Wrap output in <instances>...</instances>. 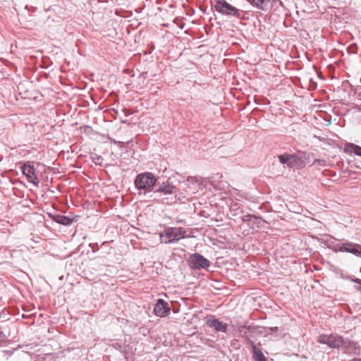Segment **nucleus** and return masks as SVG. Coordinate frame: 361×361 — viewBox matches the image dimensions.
<instances>
[{"instance_id": "f257e3e1", "label": "nucleus", "mask_w": 361, "mask_h": 361, "mask_svg": "<svg viewBox=\"0 0 361 361\" xmlns=\"http://www.w3.org/2000/svg\"><path fill=\"white\" fill-rule=\"evenodd\" d=\"M157 183V178L152 172H143L137 174L134 179L135 188L140 195H146L153 192Z\"/></svg>"}, {"instance_id": "f03ea898", "label": "nucleus", "mask_w": 361, "mask_h": 361, "mask_svg": "<svg viewBox=\"0 0 361 361\" xmlns=\"http://www.w3.org/2000/svg\"><path fill=\"white\" fill-rule=\"evenodd\" d=\"M159 235L161 243H173L185 238V231L181 227H168Z\"/></svg>"}, {"instance_id": "7ed1b4c3", "label": "nucleus", "mask_w": 361, "mask_h": 361, "mask_svg": "<svg viewBox=\"0 0 361 361\" xmlns=\"http://www.w3.org/2000/svg\"><path fill=\"white\" fill-rule=\"evenodd\" d=\"M157 184L153 190V193L157 197L164 199V197L174 194L176 192L177 188L169 179L161 182L157 178Z\"/></svg>"}, {"instance_id": "20e7f679", "label": "nucleus", "mask_w": 361, "mask_h": 361, "mask_svg": "<svg viewBox=\"0 0 361 361\" xmlns=\"http://www.w3.org/2000/svg\"><path fill=\"white\" fill-rule=\"evenodd\" d=\"M215 1L214 8L218 13L224 16L240 18V11L236 7L232 6L226 0H215Z\"/></svg>"}, {"instance_id": "39448f33", "label": "nucleus", "mask_w": 361, "mask_h": 361, "mask_svg": "<svg viewBox=\"0 0 361 361\" xmlns=\"http://www.w3.org/2000/svg\"><path fill=\"white\" fill-rule=\"evenodd\" d=\"M189 265L192 269H201L209 267L211 262L200 253H195L189 257Z\"/></svg>"}, {"instance_id": "423d86ee", "label": "nucleus", "mask_w": 361, "mask_h": 361, "mask_svg": "<svg viewBox=\"0 0 361 361\" xmlns=\"http://www.w3.org/2000/svg\"><path fill=\"white\" fill-rule=\"evenodd\" d=\"M340 348H341L343 353L350 355H361V347L356 341L343 337L342 345Z\"/></svg>"}, {"instance_id": "0eeeda50", "label": "nucleus", "mask_w": 361, "mask_h": 361, "mask_svg": "<svg viewBox=\"0 0 361 361\" xmlns=\"http://www.w3.org/2000/svg\"><path fill=\"white\" fill-rule=\"evenodd\" d=\"M342 341L343 337L338 334L321 335L318 338L319 343L326 344L331 348H339Z\"/></svg>"}, {"instance_id": "6e6552de", "label": "nucleus", "mask_w": 361, "mask_h": 361, "mask_svg": "<svg viewBox=\"0 0 361 361\" xmlns=\"http://www.w3.org/2000/svg\"><path fill=\"white\" fill-rule=\"evenodd\" d=\"M205 322L208 326L214 329L216 331L227 333L228 324L220 321L212 314L207 315L205 317Z\"/></svg>"}, {"instance_id": "1a4fd4ad", "label": "nucleus", "mask_w": 361, "mask_h": 361, "mask_svg": "<svg viewBox=\"0 0 361 361\" xmlns=\"http://www.w3.org/2000/svg\"><path fill=\"white\" fill-rule=\"evenodd\" d=\"M21 170L23 175L26 176L28 182L32 183L35 186H38L39 180L37 176L36 175L35 168L33 165L30 164H24L21 166Z\"/></svg>"}, {"instance_id": "9d476101", "label": "nucleus", "mask_w": 361, "mask_h": 361, "mask_svg": "<svg viewBox=\"0 0 361 361\" xmlns=\"http://www.w3.org/2000/svg\"><path fill=\"white\" fill-rule=\"evenodd\" d=\"M171 307L164 299H158L154 307V313L156 316L164 317L169 314Z\"/></svg>"}, {"instance_id": "9b49d317", "label": "nucleus", "mask_w": 361, "mask_h": 361, "mask_svg": "<svg viewBox=\"0 0 361 361\" xmlns=\"http://www.w3.org/2000/svg\"><path fill=\"white\" fill-rule=\"evenodd\" d=\"M310 158L309 154L302 151H298L296 153L292 154L293 168H302L308 162Z\"/></svg>"}, {"instance_id": "f8f14e48", "label": "nucleus", "mask_w": 361, "mask_h": 361, "mask_svg": "<svg viewBox=\"0 0 361 361\" xmlns=\"http://www.w3.org/2000/svg\"><path fill=\"white\" fill-rule=\"evenodd\" d=\"M253 7L262 11H270L273 6L276 5V2L278 0H246Z\"/></svg>"}, {"instance_id": "ddd939ff", "label": "nucleus", "mask_w": 361, "mask_h": 361, "mask_svg": "<svg viewBox=\"0 0 361 361\" xmlns=\"http://www.w3.org/2000/svg\"><path fill=\"white\" fill-rule=\"evenodd\" d=\"M340 252H345L361 257V245L354 243H344L339 245L338 249Z\"/></svg>"}, {"instance_id": "4468645a", "label": "nucleus", "mask_w": 361, "mask_h": 361, "mask_svg": "<svg viewBox=\"0 0 361 361\" xmlns=\"http://www.w3.org/2000/svg\"><path fill=\"white\" fill-rule=\"evenodd\" d=\"M49 217L56 223L68 226L78 221V216H67L61 214H49Z\"/></svg>"}, {"instance_id": "2eb2a0df", "label": "nucleus", "mask_w": 361, "mask_h": 361, "mask_svg": "<svg viewBox=\"0 0 361 361\" xmlns=\"http://www.w3.org/2000/svg\"><path fill=\"white\" fill-rule=\"evenodd\" d=\"M247 343L251 345L252 350V357L255 361H267V357L264 355L262 350L257 347L255 343L250 339L247 340Z\"/></svg>"}, {"instance_id": "dca6fc26", "label": "nucleus", "mask_w": 361, "mask_h": 361, "mask_svg": "<svg viewBox=\"0 0 361 361\" xmlns=\"http://www.w3.org/2000/svg\"><path fill=\"white\" fill-rule=\"evenodd\" d=\"M278 159L281 164H286L288 167L293 169L292 154L284 153L279 154Z\"/></svg>"}, {"instance_id": "f3484780", "label": "nucleus", "mask_w": 361, "mask_h": 361, "mask_svg": "<svg viewBox=\"0 0 361 361\" xmlns=\"http://www.w3.org/2000/svg\"><path fill=\"white\" fill-rule=\"evenodd\" d=\"M345 151L347 153L355 154L361 157V147L354 143H348L345 145Z\"/></svg>"}, {"instance_id": "a211bd4d", "label": "nucleus", "mask_w": 361, "mask_h": 361, "mask_svg": "<svg viewBox=\"0 0 361 361\" xmlns=\"http://www.w3.org/2000/svg\"><path fill=\"white\" fill-rule=\"evenodd\" d=\"M230 212L232 216H238L243 213V209L239 203L232 202L230 205Z\"/></svg>"}, {"instance_id": "6ab92c4d", "label": "nucleus", "mask_w": 361, "mask_h": 361, "mask_svg": "<svg viewBox=\"0 0 361 361\" xmlns=\"http://www.w3.org/2000/svg\"><path fill=\"white\" fill-rule=\"evenodd\" d=\"M114 349L120 351L121 353L126 355L128 353V345H126L125 343L122 342L116 341L111 344Z\"/></svg>"}, {"instance_id": "aec40b11", "label": "nucleus", "mask_w": 361, "mask_h": 361, "mask_svg": "<svg viewBox=\"0 0 361 361\" xmlns=\"http://www.w3.org/2000/svg\"><path fill=\"white\" fill-rule=\"evenodd\" d=\"M261 218L253 215V214H247L241 216L242 221L244 223H250L252 220H260Z\"/></svg>"}, {"instance_id": "412c9836", "label": "nucleus", "mask_w": 361, "mask_h": 361, "mask_svg": "<svg viewBox=\"0 0 361 361\" xmlns=\"http://www.w3.org/2000/svg\"><path fill=\"white\" fill-rule=\"evenodd\" d=\"M91 159L96 165L102 166L103 157L97 154H91Z\"/></svg>"}, {"instance_id": "4be33fe9", "label": "nucleus", "mask_w": 361, "mask_h": 361, "mask_svg": "<svg viewBox=\"0 0 361 361\" xmlns=\"http://www.w3.org/2000/svg\"><path fill=\"white\" fill-rule=\"evenodd\" d=\"M348 280L351 281L352 282H354L356 283V285L354 286L355 289L361 292V279L358 278H353L348 276L347 278Z\"/></svg>"}, {"instance_id": "5701e85b", "label": "nucleus", "mask_w": 361, "mask_h": 361, "mask_svg": "<svg viewBox=\"0 0 361 361\" xmlns=\"http://www.w3.org/2000/svg\"><path fill=\"white\" fill-rule=\"evenodd\" d=\"M241 329L247 330L246 331H245L244 335H243L244 337H246L247 331H249V332L253 331V330L255 329V327L250 326H250L243 325L241 326Z\"/></svg>"}, {"instance_id": "b1692460", "label": "nucleus", "mask_w": 361, "mask_h": 361, "mask_svg": "<svg viewBox=\"0 0 361 361\" xmlns=\"http://www.w3.org/2000/svg\"><path fill=\"white\" fill-rule=\"evenodd\" d=\"M265 329H269L271 331L276 332L279 329H278V327L275 326V327H266Z\"/></svg>"}, {"instance_id": "393cba45", "label": "nucleus", "mask_w": 361, "mask_h": 361, "mask_svg": "<svg viewBox=\"0 0 361 361\" xmlns=\"http://www.w3.org/2000/svg\"><path fill=\"white\" fill-rule=\"evenodd\" d=\"M6 335L4 334V333L1 331H0V339H4L6 338Z\"/></svg>"}, {"instance_id": "a878e982", "label": "nucleus", "mask_w": 361, "mask_h": 361, "mask_svg": "<svg viewBox=\"0 0 361 361\" xmlns=\"http://www.w3.org/2000/svg\"><path fill=\"white\" fill-rule=\"evenodd\" d=\"M276 4H279L280 6H283V1H281V0H278V1L276 2Z\"/></svg>"}, {"instance_id": "bb28decb", "label": "nucleus", "mask_w": 361, "mask_h": 361, "mask_svg": "<svg viewBox=\"0 0 361 361\" xmlns=\"http://www.w3.org/2000/svg\"><path fill=\"white\" fill-rule=\"evenodd\" d=\"M257 221H258V223H259V220H255V221H253V224H252V226H251V228H255V225H254V224H257Z\"/></svg>"}, {"instance_id": "cd10ccee", "label": "nucleus", "mask_w": 361, "mask_h": 361, "mask_svg": "<svg viewBox=\"0 0 361 361\" xmlns=\"http://www.w3.org/2000/svg\"><path fill=\"white\" fill-rule=\"evenodd\" d=\"M355 108L361 112V105H357Z\"/></svg>"}, {"instance_id": "c85d7f7f", "label": "nucleus", "mask_w": 361, "mask_h": 361, "mask_svg": "<svg viewBox=\"0 0 361 361\" xmlns=\"http://www.w3.org/2000/svg\"><path fill=\"white\" fill-rule=\"evenodd\" d=\"M96 246H97V250H99V247H98L97 244L96 245Z\"/></svg>"}]
</instances>
